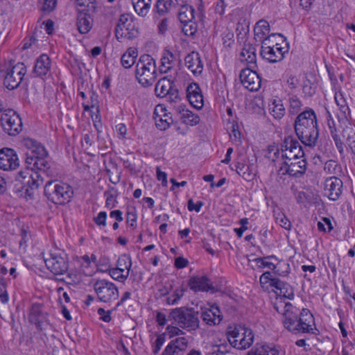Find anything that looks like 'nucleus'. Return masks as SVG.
<instances>
[{
  "label": "nucleus",
  "instance_id": "4",
  "mask_svg": "<svg viewBox=\"0 0 355 355\" xmlns=\"http://www.w3.org/2000/svg\"><path fill=\"white\" fill-rule=\"evenodd\" d=\"M294 129L301 142L306 146H316L319 137L318 118L315 112L306 107L294 121Z\"/></svg>",
  "mask_w": 355,
  "mask_h": 355
},
{
  "label": "nucleus",
  "instance_id": "64",
  "mask_svg": "<svg viewBox=\"0 0 355 355\" xmlns=\"http://www.w3.org/2000/svg\"><path fill=\"white\" fill-rule=\"evenodd\" d=\"M156 173H157V178L158 180L162 182V184L164 186L166 185L167 183V175L165 172H163L160 170V168L157 166L156 168Z\"/></svg>",
  "mask_w": 355,
  "mask_h": 355
},
{
  "label": "nucleus",
  "instance_id": "40",
  "mask_svg": "<svg viewBox=\"0 0 355 355\" xmlns=\"http://www.w3.org/2000/svg\"><path fill=\"white\" fill-rule=\"evenodd\" d=\"M194 8L189 5H182L178 13V18L181 23H188L194 18Z\"/></svg>",
  "mask_w": 355,
  "mask_h": 355
},
{
  "label": "nucleus",
  "instance_id": "2",
  "mask_svg": "<svg viewBox=\"0 0 355 355\" xmlns=\"http://www.w3.org/2000/svg\"><path fill=\"white\" fill-rule=\"evenodd\" d=\"M282 310L279 306L276 310L282 314V323L285 329L293 334H315L317 330L313 315L307 309H303L300 313L290 302L282 304Z\"/></svg>",
  "mask_w": 355,
  "mask_h": 355
},
{
  "label": "nucleus",
  "instance_id": "25",
  "mask_svg": "<svg viewBox=\"0 0 355 355\" xmlns=\"http://www.w3.org/2000/svg\"><path fill=\"white\" fill-rule=\"evenodd\" d=\"M185 65L194 75H200L203 70V64L198 53L193 51L184 58Z\"/></svg>",
  "mask_w": 355,
  "mask_h": 355
},
{
  "label": "nucleus",
  "instance_id": "3",
  "mask_svg": "<svg viewBox=\"0 0 355 355\" xmlns=\"http://www.w3.org/2000/svg\"><path fill=\"white\" fill-rule=\"evenodd\" d=\"M300 142L293 136L286 137L282 143V159H284L281 169L285 170L290 176L298 178L306 170V160Z\"/></svg>",
  "mask_w": 355,
  "mask_h": 355
},
{
  "label": "nucleus",
  "instance_id": "43",
  "mask_svg": "<svg viewBox=\"0 0 355 355\" xmlns=\"http://www.w3.org/2000/svg\"><path fill=\"white\" fill-rule=\"evenodd\" d=\"M155 120L157 128L161 130H166L173 123L172 117L168 116L166 113L163 114L162 116L155 117Z\"/></svg>",
  "mask_w": 355,
  "mask_h": 355
},
{
  "label": "nucleus",
  "instance_id": "12",
  "mask_svg": "<svg viewBox=\"0 0 355 355\" xmlns=\"http://www.w3.org/2000/svg\"><path fill=\"white\" fill-rule=\"evenodd\" d=\"M269 40L261 46L260 55L263 60L270 63H276L284 60L285 54L288 53L289 45L287 42L280 46H270Z\"/></svg>",
  "mask_w": 355,
  "mask_h": 355
},
{
  "label": "nucleus",
  "instance_id": "36",
  "mask_svg": "<svg viewBox=\"0 0 355 355\" xmlns=\"http://www.w3.org/2000/svg\"><path fill=\"white\" fill-rule=\"evenodd\" d=\"M288 100L289 103L288 109L289 116L298 115L301 112L303 106V103L300 98L296 95L291 94L288 96Z\"/></svg>",
  "mask_w": 355,
  "mask_h": 355
},
{
  "label": "nucleus",
  "instance_id": "34",
  "mask_svg": "<svg viewBox=\"0 0 355 355\" xmlns=\"http://www.w3.org/2000/svg\"><path fill=\"white\" fill-rule=\"evenodd\" d=\"M273 284L274 288L277 290H279L280 294L282 295L284 297L289 300H293L294 298V290L289 284L278 279V280L274 282Z\"/></svg>",
  "mask_w": 355,
  "mask_h": 355
},
{
  "label": "nucleus",
  "instance_id": "54",
  "mask_svg": "<svg viewBox=\"0 0 355 355\" xmlns=\"http://www.w3.org/2000/svg\"><path fill=\"white\" fill-rule=\"evenodd\" d=\"M239 224L241 225L240 228H235L234 232L236 233V235L239 238H241L243 236V232L248 230L247 225L248 224V218H243L239 220Z\"/></svg>",
  "mask_w": 355,
  "mask_h": 355
},
{
  "label": "nucleus",
  "instance_id": "45",
  "mask_svg": "<svg viewBox=\"0 0 355 355\" xmlns=\"http://www.w3.org/2000/svg\"><path fill=\"white\" fill-rule=\"evenodd\" d=\"M108 272L112 279L120 282H124L129 276L128 270L123 271V269L116 267L110 268Z\"/></svg>",
  "mask_w": 355,
  "mask_h": 355
},
{
  "label": "nucleus",
  "instance_id": "13",
  "mask_svg": "<svg viewBox=\"0 0 355 355\" xmlns=\"http://www.w3.org/2000/svg\"><path fill=\"white\" fill-rule=\"evenodd\" d=\"M26 73L24 63L19 62L15 66H9L4 73V85L9 89L17 87Z\"/></svg>",
  "mask_w": 355,
  "mask_h": 355
},
{
  "label": "nucleus",
  "instance_id": "28",
  "mask_svg": "<svg viewBox=\"0 0 355 355\" xmlns=\"http://www.w3.org/2000/svg\"><path fill=\"white\" fill-rule=\"evenodd\" d=\"M177 57L179 56L173 54L170 50L164 49L161 58L160 73H166L170 71L173 67Z\"/></svg>",
  "mask_w": 355,
  "mask_h": 355
},
{
  "label": "nucleus",
  "instance_id": "15",
  "mask_svg": "<svg viewBox=\"0 0 355 355\" xmlns=\"http://www.w3.org/2000/svg\"><path fill=\"white\" fill-rule=\"evenodd\" d=\"M190 289L195 293L208 292L214 293L216 289L213 286L211 280L207 275H193L188 281Z\"/></svg>",
  "mask_w": 355,
  "mask_h": 355
},
{
  "label": "nucleus",
  "instance_id": "62",
  "mask_svg": "<svg viewBox=\"0 0 355 355\" xmlns=\"http://www.w3.org/2000/svg\"><path fill=\"white\" fill-rule=\"evenodd\" d=\"M188 263L189 261L187 259L182 257H179L175 259L174 265L177 268L180 269L187 267Z\"/></svg>",
  "mask_w": 355,
  "mask_h": 355
},
{
  "label": "nucleus",
  "instance_id": "10",
  "mask_svg": "<svg viewBox=\"0 0 355 355\" xmlns=\"http://www.w3.org/2000/svg\"><path fill=\"white\" fill-rule=\"evenodd\" d=\"M93 287L100 302L111 303L119 297L117 286L107 279H98L95 280Z\"/></svg>",
  "mask_w": 355,
  "mask_h": 355
},
{
  "label": "nucleus",
  "instance_id": "11",
  "mask_svg": "<svg viewBox=\"0 0 355 355\" xmlns=\"http://www.w3.org/2000/svg\"><path fill=\"white\" fill-rule=\"evenodd\" d=\"M1 125L5 132L16 136L22 130V121L19 115L13 110H5L1 114Z\"/></svg>",
  "mask_w": 355,
  "mask_h": 355
},
{
  "label": "nucleus",
  "instance_id": "46",
  "mask_svg": "<svg viewBox=\"0 0 355 355\" xmlns=\"http://www.w3.org/2000/svg\"><path fill=\"white\" fill-rule=\"evenodd\" d=\"M177 3L173 0H157L156 3L157 11L162 15L168 12L173 7H175Z\"/></svg>",
  "mask_w": 355,
  "mask_h": 355
},
{
  "label": "nucleus",
  "instance_id": "6",
  "mask_svg": "<svg viewBox=\"0 0 355 355\" xmlns=\"http://www.w3.org/2000/svg\"><path fill=\"white\" fill-rule=\"evenodd\" d=\"M155 60L148 54L141 55L136 64L135 77L144 87L151 86L157 79Z\"/></svg>",
  "mask_w": 355,
  "mask_h": 355
},
{
  "label": "nucleus",
  "instance_id": "33",
  "mask_svg": "<svg viewBox=\"0 0 355 355\" xmlns=\"http://www.w3.org/2000/svg\"><path fill=\"white\" fill-rule=\"evenodd\" d=\"M137 56L138 51L136 48H128L121 56V62L122 66L125 69L130 68L135 63Z\"/></svg>",
  "mask_w": 355,
  "mask_h": 355
},
{
  "label": "nucleus",
  "instance_id": "37",
  "mask_svg": "<svg viewBox=\"0 0 355 355\" xmlns=\"http://www.w3.org/2000/svg\"><path fill=\"white\" fill-rule=\"evenodd\" d=\"M272 272H264L259 277V283L261 287L266 291L269 290L270 287L274 288L273 283L278 280L279 278L276 277Z\"/></svg>",
  "mask_w": 355,
  "mask_h": 355
},
{
  "label": "nucleus",
  "instance_id": "21",
  "mask_svg": "<svg viewBox=\"0 0 355 355\" xmlns=\"http://www.w3.org/2000/svg\"><path fill=\"white\" fill-rule=\"evenodd\" d=\"M239 60L248 67L257 68L256 49L253 44L245 42L239 55Z\"/></svg>",
  "mask_w": 355,
  "mask_h": 355
},
{
  "label": "nucleus",
  "instance_id": "5",
  "mask_svg": "<svg viewBox=\"0 0 355 355\" xmlns=\"http://www.w3.org/2000/svg\"><path fill=\"white\" fill-rule=\"evenodd\" d=\"M44 193L49 201L56 205L69 202L74 194L71 185L57 180L48 181L44 186Z\"/></svg>",
  "mask_w": 355,
  "mask_h": 355
},
{
  "label": "nucleus",
  "instance_id": "18",
  "mask_svg": "<svg viewBox=\"0 0 355 355\" xmlns=\"http://www.w3.org/2000/svg\"><path fill=\"white\" fill-rule=\"evenodd\" d=\"M249 261H251V260L249 259ZM252 261L257 263L258 268H268L273 271L275 275L278 276L285 277L288 273L287 270L282 271L279 270L278 266L280 264V262L275 255L255 258Z\"/></svg>",
  "mask_w": 355,
  "mask_h": 355
},
{
  "label": "nucleus",
  "instance_id": "27",
  "mask_svg": "<svg viewBox=\"0 0 355 355\" xmlns=\"http://www.w3.org/2000/svg\"><path fill=\"white\" fill-rule=\"evenodd\" d=\"M279 352L275 346L266 343H257L248 355H279Z\"/></svg>",
  "mask_w": 355,
  "mask_h": 355
},
{
  "label": "nucleus",
  "instance_id": "19",
  "mask_svg": "<svg viewBox=\"0 0 355 355\" xmlns=\"http://www.w3.org/2000/svg\"><path fill=\"white\" fill-rule=\"evenodd\" d=\"M187 97L190 104L196 109L200 110L204 105L203 96L198 84L192 83L187 88Z\"/></svg>",
  "mask_w": 355,
  "mask_h": 355
},
{
  "label": "nucleus",
  "instance_id": "53",
  "mask_svg": "<svg viewBox=\"0 0 355 355\" xmlns=\"http://www.w3.org/2000/svg\"><path fill=\"white\" fill-rule=\"evenodd\" d=\"M173 345L174 343H169L162 355H182L183 353L179 351Z\"/></svg>",
  "mask_w": 355,
  "mask_h": 355
},
{
  "label": "nucleus",
  "instance_id": "32",
  "mask_svg": "<svg viewBox=\"0 0 355 355\" xmlns=\"http://www.w3.org/2000/svg\"><path fill=\"white\" fill-rule=\"evenodd\" d=\"M173 82L166 77L161 78L156 84L155 93L157 97L163 98L167 96L168 92L172 88Z\"/></svg>",
  "mask_w": 355,
  "mask_h": 355
},
{
  "label": "nucleus",
  "instance_id": "29",
  "mask_svg": "<svg viewBox=\"0 0 355 355\" xmlns=\"http://www.w3.org/2000/svg\"><path fill=\"white\" fill-rule=\"evenodd\" d=\"M327 125L330 130L331 135L335 142L336 146L340 154L344 153V144L341 139V137L337 133V128L336 127L335 121L330 114L329 112H327Z\"/></svg>",
  "mask_w": 355,
  "mask_h": 355
},
{
  "label": "nucleus",
  "instance_id": "30",
  "mask_svg": "<svg viewBox=\"0 0 355 355\" xmlns=\"http://www.w3.org/2000/svg\"><path fill=\"white\" fill-rule=\"evenodd\" d=\"M270 31L269 23L264 19L259 20L254 28V39L257 42H262V40L269 35Z\"/></svg>",
  "mask_w": 355,
  "mask_h": 355
},
{
  "label": "nucleus",
  "instance_id": "38",
  "mask_svg": "<svg viewBox=\"0 0 355 355\" xmlns=\"http://www.w3.org/2000/svg\"><path fill=\"white\" fill-rule=\"evenodd\" d=\"M152 0H132V3L135 12L141 17H145L148 13Z\"/></svg>",
  "mask_w": 355,
  "mask_h": 355
},
{
  "label": "nucleus",
  "instance_id": "22",
  "mask_svg": "<svg viewBox=\"0 0 355 355\" xmlns=\"http://www.w3.org/2000/svg\"><path fill=\"white\" fill-rule=\"evenodd\" d=\"M334 99L337 106L339 108L340 114H338V119L339 122H347L350 119V110L347 103L345 98L343 96L340 91H336L334 93Z\"/></svg>",
  "mask_w": 355,
  "mask_h": 355
},
{
  "label": "nucleus",
  "instance_id": "7",
  "mask_svg": "<svg viewBox=\"0 0 355 355\" xmlns=\"http://www.w3.org/2000/svg\"><path fill=\"white\" fill-rule=\"evenodd\" d=\"M168 320L188 331L197 329L200 322L198 311L184 306L172 309L168 315Z\"/></svg>",
  "mask_w": 355,
  "mask_h": 355
},
{
  "label": "nucleus",
  "instance_id": "31",
  "mask_svg": "<svg viewBox=\"0 0 355 355\" xmlns=\"http://www.w3.org/2000/svg\"><path fill=\"white\" fill-rule=\"evenodd\" d=\"M92 17L87 13H80L77 17V27L81 34L87 33L92 28Z\"/></svg>",
  "mask_w": 355,
  "mask_h": 355
},
{
  "label": "nucleus",
  "instance_id": "41",
  "mask_svg": "<svg viewBox=\"0 0 355 355\" xmlns=\"http://www.w3.org/2000/svg\"><path fill=\"white\" fill-rule=\"evenodd\" d=\"M270 113L276 119H281L285 115L286 110L280 99L274 100L272 107H270Z\"/></svg>",
  "mask_w": 355,
  "mask_h": 355
},
{
  "label": "nucleus",
  "instance_id": "17",
  "mask_svg": "<svg viewBox=\"0 0 355 355\" xmlns=\"http://www.w3.org/2000/svg\"><path fill=\"white\" fill-rule=\"evenodd\" d=\"M343 193V181L335 176L327 178L324 183V195L329 200H337Z\"/></svg>",
  "mask_w": 355,
  "mask_h": 355
},
{
  "label": "nucleus",
  "instance_id": "57",
  "mask_svg": "<svg viewBox=\"0 0 355 355\" xmlns=\"http://www.w3.org/2000/svg\"><path fill=\"white\" fill-rule=\"evenodd\" d=\"M186 291H187V288H184V287L176 288L173 295V299L172 302H169V304H177L178 302L184 295Z\"/></svg>",
  "mask_w": 355,
  "mask_h": 355
},
{
  "label": "nucleus",
  "instance_id": "47",
  "mask_svg": "<svg viewBox=\"0 0 355 355\" xmlns=\"http://www.w3.org/2000/svg\"><path fill=\"white\" fill-rule=\"evenodd\" d=\"M118 191L113 187H110L109 189L104 192V196L106 198V206L110 208H113L115 205L116 198L118 196Z\"/></svg>",
  "mask_w": 355,
  "mask_h": 355
},
{
  "label": "nucleus",
  "instance_id": "58",
  "mask_svg": "<svg viewBox=\"0 0 355 355\" xmlns=\"http://www.w3.org/2000/svg\"><path fill=\"white\" fill-rule=\"evenodd\" d=\"M167 96L170 103H176L180 99L178 90L173 87L168 92Z\"/></svg>",
  "mask_w": 355,
  "mask_h": 355
},
{
  "label": "nucleus",
  "instance_id": "9",
  "mask_svg": "<svg viewBox=\"0 0 355 355\" xmlns=\"http://www.w3.org/2000/svg\"><path fill=\"white\" fill-rule=\"evenodd\" d=\"M44 262L47 269L55 275H63L68 270V255L62 250H51L44 257Z\"/></svg>",
  "mask_w": 355,
  "mask_h": 355
},
{
  "label": "nucleus",
  "instance_id": "56",
  "mask_svg": "<svg viewBox=\"0 0 355 355\" xmlns=\"http://www.w3.org/2000/svg\"><path fill=\"white\" fill-rule=\"evenodd\" d=\"M107 213L105 211H100L97 216L94 218V221L98 226H106Z\"/></svg>",
  "mask_w": 355,
  "mask_h": 355
},
{
  "label": "nucleus",
  "instance_id": "60",
  "mask_svg": "<svg viewBox=\"0 0 355 355\" xmlns=\"http://www.w3.org/2000/svg\"><path fill=\"white\" fill-rule=\"evenodd\" d=\"M137 214L135 212H130L127 213V223L128 225L132 227H136V222H137Z\"/></svg>",
  "mask_w": 355,
  "mask_h": 355
},
{
  "label": "nucleus",
  "instance_id": "20",
  "mask_svg": "<svg viewBox=\"0 0 355 355\" xmlns=\"http://www.w3.org/2000/svg\"><path fill=\"white\" fill-rule=\"evenodd\" d=\"M132 21L128 14H123L120 16L118 24L115 28V35L118 40L123 37L130 39L132 37L130 29L132 26Z\"/></svg>",
  "mask_w": 355,
  "mask_h": 355
},
{
  "label": "nucleus",
  "instance_id": "50",
  "mask_svg": "<svg viewBox=\"0 0 355 355\" xmlns=\"http://www.w3.org/2000/svg\"><path fill=\"white\" fill-rule=\"evenodd\" d=\"M171 343H174V346L181 352H184L188 347V340L184 337H179L172 340Z\"/></svg>",
  "mask_w": 355,
  "mask_h": 355
},
{
  "label": "nucleus",
  "instance_id": "44",
  "mask_svg": "<svg viewBox=\"0 0 355 355\" xmlns=\"http://www.w3.org/2000/svg\"><path fill=\"white\" fill-rule=\"evenodd\" d=\"M132 259L129 254H121L116 262V268L123 269V271L128 270V275L132 267Z\"/></svg>",
  "mask_w": 355,
  "mask_h": 355
},
{
  "label": "nucleus",
  "instance_id": "16",
  "mask_svg": "<svg viewBox=\"0 0 355 355\" xmlns=\"http://www.w3.org/2000/svg\"><path fill=\"white\" fill-rule=\"evenodd\" d=\"M19 166V159L16 152L8 148L0 150V168L3 171H12Z\"/></svg>",
  "mask_w": 355,
  "mask_h": 355
},
{
  "label": "nucleus",
  "instance_id": "14",
  "mask_svg": "<svg viewBox=\"0 0 355 355\" xmlns=\"http://www.w3.org/2000/svg\"><path fill=\"white\" fill-rule=\"evenodd\" d=\"M251 67L242 69L240 79L243 85L251 92H257L261 87V80L257 71Z\"/></svg>",
  "mask_w": 355,
  "mask_h": 355
},
{
  "label": "nucleus",
  "instance_id": "24",
  "mask_svg": "<svg viewBox=\"0 0 355 355\" xmlns=\"http://www.w3.org/2000/svg\"><path fill=\"white\" fill-rule=\"evenodd\" d=\"M51 67L50 58L45 53L42 54L35 61L33 73L36 77L42 78L49 73Z\"/></svg>",
  "mask_w": 355,
  "mask_h": 355
},
{
  "label": "nucleus",
  "instance_id": "52",
  "mask_svg": "<svg viewBox=\"0 0 355 355\" xmlns=\"http://www.w3.org/2000/svg\"><path fill=\"white\" fill-rule=\"evenodd\" d=\"M277 222L279 225L285 230H290L291 228V223L289 219L284 214H279L277 217Z\"/></svg>",
  "mask_w": 355,
  "mask_h": 355
},
{
  "label": "nucleus",
  "instance_id": "26",
  "mask_svg": "<svg viewBox=\"0 0 355 355\" xmlns=\"http://www.w3.org/2000/svg\"><path fill=\"white\" fill-rule=\"evenodd\" d=\"M29 320L31 323L35 324L37 328L42 329L44 322L46 321V314L42 311V307L38 304L32 306Z\"/></svg>",
  "mask_w": 355,
  "mask_h": 355
},
{
  "label": "nucleus",
  "instance_id": "63",
  "mask_svg": "<svg viewBox=\"0 0 355 355\" xmlns=\"http://www.w3.org/2000/svg\"><path fill=\"white\" fill-rule=\"evenodd\" d=\"M178 326H172L168 325L166 328V330L168 331L170 336H178L180 334H182V331L180 329Z\"/></svg>",
  "mask_w": 355,
  "mask_h": 355
},
{
  "label": "nucleus",
  "instance_id": "55",
  "mask_svg": "<svg viewBox=\"0 0 355 355\" xmlns=\"http://www.w3.org/2000/svg\"><path fill=\"white\" fill-rule=\"evenodd\" d=\"M112 311L108 310L105 311L103 308H99L97 311V313L100 317V320H103L105 322H109L112 320L111 313Z\"/></svg>",
  "mask_w": 355,
  "mask_h": 355
},
{
  "label": "nucleus",
  "instance_id": "23",
  "mask_svg": "<svg viewBox=\"0 0 355 355\" xmlns=\"http://www.w3.org/2000/svg\"><path fill=\"white\" fill-rule=\"evenodd\" d=\"M201 318L206 324L211 326L220 324L223 315L217 306L212 305L202 311Z\"/></svg>",
  "mask_w": 355,
  "mask_h": 355
},
{
  "label": "nucleus",
  "instance_id": "48",
  "mask_svg": "<svg viewBox=\"0 0 355 355\" xmlns=\"http://www.w3.org/2000/svg\"><path fill=\"white\" fill-rule=\"evenodd\" d=\"M279 37L283 44H284L286 42V39L285 37L280 33H272L269 35H268L266 37H265L264 40H262V42H261V46H263V44L267 41V40H269V43L270 44V46H280V45H282V44H280L277 40V38Z\"/></svg>",
  "mask_w": 355,
  "mask_h": 355
},
{
  "label": "nucleus",
  "instance_id": "8",
  "mask_svg": "<svg viewBox=\"0 0 355 355\" xmlns=\"http://www.w3.org/2000/svg\"><path fill=\"white\" fill-rule=\"evenodd\" d=\"M227 337L230 344L238 349L249 348L254 341L252 331L241 325L230 328L227 332Z\"/></svg>",
  "mask_w": 355,
  "mask_h": 355
},
{
  "label": "nucleus",
  "instance_id": "49",
  "mask_svg": "<svg viewBox=\"0 0 355 355\" xmlns=\"http://www.w3.org/2000/svg\"><path fill=\"white\" fill-rule=\"evenodd\" d=\"M165 340L166 337L164 334L157 335L155 341L152 345V351L154 354L156 355L159 352L162 345L165 343Z\"/></svg>",
  "mask_w": 355,
  "mask_h": 355
},
{
  "label": "nucleus",
  "instance_id": "39",
  "mask_svg": "<svg viewBox=\"0 0 355 355\" xmlns=\"http://www.w3.org/2000/svg\"><path fill=\"white\" fill-rule=\"evenodd\" d=\"M180 113L181 114L182 122L187 125L193 126L196 125L200 122L199 116L189 110H184L183 108L182 110H180Z\"/></svg>",
  "mask_w": 355,
  "mask_h": 355
},
{
  "label": "nucleus",
  "instance_id": "35",
  "mask_svg": "<svg viewBox=\"0 0 355 355\" xmlns=\"http://www.w3.org/2000/svg\"><path fill=\"white\" fill-rule=\"evenodd\" d=\"M342 137L345 139L347 144L355 156V130L351 125H346L342 131Z\"/></svg>",
  "mask_w": 355,
  "mask_h": 355
},
{
  "label": "nucleus",
  "instance_id": "1",
  "mask_svg": "<svg viewBox=\"0 0 355 355\" xmlns=\"http://www.w3.org/2000/svg\"><path fill=\"white\" fill-rule=\"evenodd\" d=\"M24 146L28 149L25 163L31 171H24L17 173L15 191L21 193V196L24 195L31 197L33 194V191L43 182L40 175L33 171L39 170L47 175H51L53 171L49 153L43 145L33 139L27 138L24 140Z\"/></svg>",
  "mask_w": 355,
  "mask_h": 355
},
{
  "label": "nucleus",
  "instance_id": "42",
  "mask_svg": "<svg viewBox=\"0 0 355 355\" xmlns=\"http://www.w3.org/2000/svg\"><path fill=\"white\" fill-rule=\"evenodd\" d=\"M236 172L246 181L253 180L254 176V173L248 164L239 163L236 166Z\"/></svg>",
  "mask_w": 355,
  "mask_h": 355
},
{
  "label": "nucleus",
  "instance_id": "59",
  "mask_svg": "<svg viewBox=\"0 0 355 355\" xmlns=\"http://www.w3.org/2000/svg\"><path fill=\"white\" fill-rule=\"evenodd\" d=\"M203 205L204 203L202 201H198L196 203H194L193 200L190 199L188 201V209L190 211L195 210L196 212H200Z\"/></svg>",
  "mask_w": 355,
  "mask_h": 355
},
{
  "label": "nucleus",
  "instance_id": "61",
  "mask_svg": "<svg viewBox=\"0 0 355 355\" xmlns=\"http://www.w3.org/2000/svg\"><path fill=\"white\" fill-rule=\"evenodd\" d=\"M227 5L225 0H218L216 3L215 11L216 13L222 15L225 13V8Z\"/></svg>",
  "mask_w": 355,
  "mask_h": 355
},
{
  "label": "nucleus",
  "instance_id": "51",
  "mask_svg": "<svg viewBox=\"0 0 355 355\" xmlns=\"http://www.w3.org/2000/svg\"><path fill=\"white\" fill-rule=\"evenodd\" d=\"M182 24L183 25L182 31L185 35L192 36L197 31V25L195 22L193 21V20L190 21L188 23Z\"/></svg>",
  "mask_w": 355,
  "mask_h": 355
}]
</instances>
